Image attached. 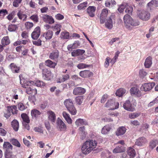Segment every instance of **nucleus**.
Returning <instances> with one entry per match:
<instances>
[{
  "instance_id": "obj_1",
  "label": "nucleus",
  "mask_w": 158,
  "mask_h": 158,
  "mask_svg": "<svg viewBox=\"0 0 158 158\" xmlns=\"http://www.w3.org/2000/svg\"><path fill=\"white\" fill-rule=\"evenodd\" d=\"M97 143L95 140L89 139L83 143L81 148L82 153L85 154H88L95 148Z\"/></svg>"
},
{
  "instance_id": "obj_2",
  "label": "nucleus",
  "mask_w": 158,
  "mask_h": 158,
  "mask_svg": "<svg viewBox=\"0 0 158 158\" xmlns=\"http://www.w3.org/2000/svg\"><path fill=\"white\" fill-rule=\"evenodd\" d=\"M125 26L129 30H131V26H136L139 24V22L137 20H134L129 15H125L123 18Z\"/></svg>"
},
{
  "instance_id": "obj_3",
  "label": "nucleus",
  "mask_w": 158,
  "mask_h": 158,
  "mask_svg": "<svg viewBox=\"0 0 158 158\" xmlns=\"http://www.w3.org/2000/svg\"><path fill=\"white\" fill-rule=\"evenodd\" d=\"M39 67L42 70V77L46 80H50L51 79L52 72L51 70L45 67L43 63L39 64Z\"/></svg>"
},
{
  "instance_id": "obj_4",
  "label": "nucleus",
  "mask_w": 158,
  "mask_h": 158,
  "mask_svg": "<svg viewBox=\"0 0 158 158\" xmlns=\"http://www.w3.org/2000/svg\"><path fill=\"white\" fill-rule=\"evenodd\" d=\"M64 104L71 115H75L76 114L77 110L73 105L72 99L70 98L65 99L64 102Z\"/></svg>"
},
{
  "instance_id": "obj_5",
  "label": "nucleus",
  "mask_w": 158,
  "mask_h": 158,
  "mask_svg": "<svg viewBox=\"0 0 158 158\" xmlns=\"http://www.w3.org/2000/svg\"><path fill=\"white\" fill-rule=\"evenodd\" d=\"M22 86L26 89V92L27 94L35 95L37 93L36 89L33 87L31 84H28V81L25 82L24 84H22Z\"/></svg>"
},
{
  "instance_id": "obj_6",
  "label": "nucleus",
  "mask_w": 158,
  "mask_h": 158,
  "mask_svg": "<svg viewBox=\"0 0 158 158\" xmlns=\"http://www.w3.org/2000/svg\"><path fill=\"white\" fill-rule=\"evenodd\" d=\"M138 17L141 20L144 21H147L149 20L151 17L150 12L145 10L138 11L137 13Z\"/></svg>"
},
{
  "instance_id": "obj_7",
  "label": "nucleus",
  "mask_w": 158,
  "mask_h": 158,
  "mask_svg": "<svg viewBox=\"0 0 158 158\" xmlns=\"http://www.w3.org/2000/svg\"><path fill=\"white\" fill-rule=\"evenodd\" d=\"M119 103L118 102H115L114 100H108L105 105V106L108 108L109 110H114L118 108Z\"/></svg>"
},
{
  "instance_id": "obj_8",
  "label": "nucleus",
  "mask_w": 158,
  "mask_h": 158,
  "mask_svg": "<svg viewBox=\"0 0 158 158\" xmlns=\"http://www.w3.org/2000/svg\"><path fill=\"white\" fill-rule=\"evenodd\" d=\"M56 128L60 131H65L67 129L66 125L59 118H58L56 121Z\"/></svg>"
},
{
  "instance_id": "obj_9",
  "label": "nucleus",
  "mask_w": 158,
  "mask_h": 158,
  "mask_svg": "<svg viewBox=\"0 0 158 158\" xmlns=\"http://www.w3.org/2000/svg\"><path fill=\"white\" fill-rule=\"evenodd\" d=\"M115 15L112 14L106 19L105 23V25L106 28L109 29L112 28L113 24L115 23Z\"/></svg>"
},
{
  "instance_id": "obj_10",
  "label": "nucleus",
  "mask_w": 158,
  "mask_h": 158,
  "mask_svg": "<svg viewBox=\"0 0 158 158\" xmlns=\"http://www.w3.org/2000/svg\"><path fill=\"white\" fill-rule=\"evenodd\" d=\"M109 10L107 8L103 9L100 16V22L101 24H103L106 20V18L109 12Z\"/></svg>"
},
{
  "instance_id": "obj_11",
  "label": "nucleus",
  "mask_w": 158,
  "mask_h": 158,
  "mask_svg": "<svg viewBox=\"0 0 158 158\" xmlns=\"http://www.w3.org/2000/svg\"><path fill=\"white\" fill-rule=\"evenodd\" d=\"M148 142L146 139L144 137H140L136 139L135 144L141 147L144 146Z\"/></svg>"
},
{
  "instance_id": "obj_12",
  "label": "nucleus",
  "mask_w": 158,
  "mask_h": 158,
  "mask_svg": "<svg viewBox=\"0 0 158 158\" xmlns=\"http://www.w3.org/2000/svg\"><path fill=\"white\" fill-rule=\"evenodd\" d=\"M130 92L131 95H134L137 97L139 98L142 95L141 91L137 87H133L131 88Z\"/></svg>"
},
{
  "instance_id": "obj_13",
  "label": "nucleus",
  "mask_w": 158,
  "mask_h": 158,
  "mask_svg": "<svg viewBox=\"0 0 158 158\" xmlns=\"http://www.w3.org/2000/svg\"><path fill=\"white\" fill-rule=\"evenodd\" d=\"M155 85V83L153 82L146 83L142 85L141 89L145 91H149L151 90Z\"/></svg>"
},
{
  "instance_id": "obj_14",
  "label": "nucleus",
  "mask_w": 158,
  "mask_h": 158,
  "mask_svg": "<svg viewBox=\"0 0 158 158\" xmlns=\"http://www.w3.org/2000/svg\"><path fill=\"white\" fill-rule=\"evenodd\" d=\"M86 92L85 89L81 87H77L74 88L73 94L74 95H81L84 94Z\"/></svg>"
},
{
  "instance_id": "obj_15",
  "label": "nucleus",
  "mask_w": 158,
  "mask_h": 158,
  "mask_svg": "<svg viewBox=\"0 0 158 158\" xmlns=\"http://www.w3.org/2000/svg\"><path fill=\"white\" fill-rule=\"evenodd\" d=\"M40 34V30L39 27H36L31 34V37L33 40H37Z\"/></svg>"
},
{
  "instance_id": "obj_16",
  "label": "nucleus",
  "mask_w": 158,
  "mask_h": 158,
  "mask_svg": "<svg viewBox=\"0 0 158 158\" xmlns=\"http://www.w3.org/2000/svg\"><path fill=\"white\" fill-rule=\"evenodd\" d=\"M79 75L83 78H89L93 75V73L89 70H85L80 71Z\"/></svg>"
},
{
  "instance_id": "obj_17",
  "label": "nucleus",
  "mask_w": 158,
  "mask_h": 158,
  "mask_svg": "<svg viewBox=\"0 0 158 158\" xmlns=\"http://www.w3.org/2000/svg\"><path fill=\"white\" fill-rule=\"evenodd\" d=\"M48 119L52 123H54L56 121V116L54 112L51 110L47 111Z\"/></svg>"
},
{
  "instance_id": "obj_18",
  "label": "nucleus",
  "mask_w": 158,
  "mask_h": 158,
  "mask_svg": "<svg viewBox=\"0 0 158 158\" xmlns=\"http://www.w3.org/2000/svg\"><path fill=\"white\" fill-rule=\"evenodd\" d=\"M96 10V7L94 6H89L87 9V12L89 16L93 17L95 16Z\"/></svg>"
},
{
  "instance_id": "obj_19",
  "label": "nucleus",
  "mask_w": 158,
  "mask_h": 158,
  "mask_svg": "<svg viewBox=\"0 0 158 158\" xmlns=\"http://www.w3.org/2000/svg\"><path fill=\"white\" fill-rule=\"evenodd\" d=\"M9 68L13 73H19L20 72V67L17 66L14 63H11L9 66Z\"/></svg>"
},
{
  "instance_id": "obj_20",
  "label": "nucleus",
  "mask_w": 158,
  "mask_h": 158,
  "mask_svg": "<svg viewBox=\"0 0 158 158\" xmlns=\"http://www.w3.org/2000/svg\"><path fill=\"white\" fill-rule=\"evenodd\" d=\"M59 51L57 50H55L50 53L49 58L53 60L56 61L59 57Z\"/></svg>"
},
{
  "instance_id": "obj_21",
  "label": "nucleus",
  "mask_w": 158,
  "mask_h": 158,
  "mask_svg": "<svg viewBox=\"0 0 158 158\" xmlns=\"http://www.w3.org/2000/svg\"><path fill=\"white\" fill-rule=\"evenodd\" d=\"M43 19L44 22L50 24L54 23V20L52 16L45 15L43 16Z\"/></svg>"
},
{
  "instance_id": "obj_22",
  "label": "nucleus",
  "mask_w": 158,
  "mask_h": 158,
  "mask_svg": "<svg viewBox=\"0 0 158 158\" xmlns=\"http://www.w3.org/2000/svg\"><path fill=\"white\" fill-rule=\"evenodd\" d=\"M124 109L128 111H133L134 108L132 107L130 101L129 100H127L124 103L123 105Z\"/></svg>"
},
{
  "instance_id": "obj_23",
  "label": "nucleus",
  "mask_w": 158,
  "mask_h": 158,
  "mask_svg": "<svg viewBox=\"0 0 158 158\" xmlns=\"http://www.w3.org/2000/svg\"><path fill=\"white\" fill-rule=\"evenodd\" d=\"M28 84H31L32 85H35L37 86L40 87H42L45 85V84L44 82L42 81L39 80H37L35 82L32 81H28Z\"/></svg>"
},
{
  "instance_id": "obj_24",
  "label": "nucleus",
  "mask_w": 158,
  "mask_h": 158,
  "mask_svg": "<svg viewBox=\"0 0 158 158\" xmlns=\"http://www.w3.org/2000/svg\"><path fill=\"white\" fill-rule=\"evenodd\" d=\"M3 148L5 152H12V146L9 142H5L3 144Z\"/></svg>"
},
{
  "instance_id": "obj_25",
  "label": "nucleus",
  "mask_w": 158,
  "mask_h": 158,
  "mask_svg": "<svg viewBox=\"0 0 158 158\" xmlns=\"http://www.w3.org/2000/svg\"><path fill=\"white\" fill-rule=\"evenodd\" d=\"M152 64V58L151 56L147 57L145 60L144 63V65L146 68H150Z\"/></svg>"
},
{
  "instance_id": "obj_26",
  "label": "nucleus",
  "mask_w": 158,
  "mask_h": 158,
  "mask_svg": "<svg viewBox=\"0 0 158 158\" xmlns=\"http://www.w3.org/2000/svg\"><path fill=\"white\" fill-rule=\"evenodd\" d=\"M127 154L130 158H134L136 156V152L135 149L131 147L128 148L127 151Z\"/></svg>"
},
{
  "instance_id": "obj_27",
  "label": "nucleus",
  "mask_w": 158,
  "mask_h": 158,
  "mask_svg": "<svg viewBox=\"0 0 158 158\" xmlns=\"http://www.w3.org/2000/svg\"><path fill=\"white\" fill-rule=\"evenodd\" d=\"M126 128L123 126L119 127L116 132V135L118 136H121L124 135L126 132Z\"/></svg>"
},
{
  "instance_id": "obj_28",
  "label": "nucleus",
  "mask_w": 158,
  "mask_h": 158,
  "mask_svg": "<svg viewBox=\"0 0 158 158\" xmlns=\"http://www.w3.org/2000/svg\"><path fill=\"white\" fill-rule=\"evenodd\" d=\"M45 65L52 68H54L57 64L56 63L53 62L49 59L46 60L45 61Z\"/></svg>"
},
{
  "instance_id": "obj_29",
  "label": "nucleus",
  "mask_w": 158,
  "mask_h": 158,
  "mask_svg": "<svg viewBox=\"0 0 158 158\" xmlns=\"http://www.w3.org/2000/svg\"><path fill=\"white\" fill-rule=\"evenodd\" d=\"M69 75L68 74L63 75H62V78H58L57 79L56 82L58 83L63 82L68 80L69 78Z\"/></svg>"
},
{
  "instance_id": "obj_30",
  "label": "nucleus",
  "mask_w": 158,
  "mask_h": 158,
  "mask_svg": "<svg viewBox=\"0 0 158 158\" xmlns=\"http://www.w3.org/2000/svg\"><path fill=\"white\" fill-rule=\"evenodd\" d=\"M17 15L20 19L22 20L23 21H26L27 18V15L23 13V12L20 10L18 11Z\"/></svg>"
},
{
  "instance_id": "obj_31",
  "label": "nucleus",
  "mask_w": 158,
  "mask_h": 158,
  "mask_svg": "<svg viewBox=\"0 0 158 158\" xmlns=\"http://www.w3.org/2000/svg\"><path fill=\"white\" fill-rule=\"evenodd\" d=\"M125 150L124 147L123 146H118L113 150V152L114 153H117L123 152L125 151Z\"/></svg>"
},
{
  "instance_id": "obj_32",
  "label": "nucleus",
  "mask_w": 158,
  "mask_h": 158,
  "mask_svg": "<svg viewBox=\"0 0 158 158\" xmlns=\"http://www.w3.org/2000/svg\"><path fill=\"white\" fill-rule=\"evenodd\" d=\"M62 115L66 121L69 124H71L72 120L70 117L69 115L65 111H63L62 113Z\"/></svg>"
},
{
  "instance_id": "obj_33",
  "label": "nucleus",
  "mask_w": 158,
  "mask_h": 158,
  "mask_svg": "<svg viewBox=\"0 0 158 158\" xmlns=\"http://www.w3.org/2000/svg\"><path fill=\"white\" fill-rule=\"evenodd\" d=\"M41 113L36 109H33L31 110V114L33 118H36L41 114Z\"/></svg>"
},
{
  "instance_id": "obj_34",
  "label": "nucleus",
  "mask_w": 158,
  "mask_h": 158,
  "mask_svg": "<svg viewBox=\"0 0 158 158\" xmlns=\"http://www.w3.org/2000/svg\"><path fill=\"white\" fill-rule=\"evenodd\" d=\"M11 126L13 129L15 131H18L19 128V123L17 120H14L11 122Z\"/></svg>"
},
{
  "instance_id": "obj_35",
  "label": "nucleus",
  "mask_w": 158,
  "mask_h": 158,
  "mask_svg": "<svg viewBox=\"0 0 158 158\" xmlns=\"http://www.w3.org/2000/svg\"><path fill=\"white\" fill-rule=\"evenodd\" d=\"M158 144V141L157 140H152L149 143V148L151 150L153 149Z\"/></svg>"
},
{
  "instance_id": "obj_36",
  "label": "nucleus",
  "mask_w": 158,
  "mask_h": 158,
  "mask_svg": "<svg viewBox=\"0 0 158 158\" xmlns=\"http://www.w3.org/2000/svg\"><path fill=\"white\" fill-rule=\"evenodd\" d=\"M116 4V2L114 0H107L105 2V5L106 7H110L113 6Z\"/></svg>"
},
{
  "instance_id": "obj_37",
  "label": "nucleus",
  "mask_w": 158,
  "mask_h": 158,
  "mask_svg": "<svg viewBox=\"0 0 158 158\" xmlns=\"http://www.w3.org/2000/svg\"><path fill=\"white\" fill-rule=\"evenodd\" d=\"M75 124L77 126L83 125H88V123L86 121L84 120L83 119L81 118H79L77 119L75 122Z\"/></svg>"
},
{
  "instance_id": "obj_38",
  "label": "nucleus",
  "mask_w": 158,
  "mask_h": 158,
  "mask_svg": "<svg viewBox=\"0 0 158 158\" xmlns=\"http://www.w3.org/2000/svg\"><path fill=\"white\" fill-rule=\"evenodd\" d=\"M125 92L126 90L125 89L123 88H121L116 91L115 94L117 96L119 97H121L123 95Z\"/></svg>"
},
{
  "instance_id": "obj_39",
  "label": "nucleus",
  "mask_w": 158,
  "mask_h": 158,
  "mask_svg": "<svg viewBox=\"0 0 158 158\" xmlns=\"http://www.w3.org/2000/svg\"><path fill=\"white\" fill-rule=\"evenodd\" d=\"M111 129V127L109 125H106L102 129L101 133L103 134H106L108 133Z\"/></svg>"
},
{
  "instance_id": "obj_40",
  "label": "nucleus",
  "mask_w": 158,
  "mask_h": 158,
  "mask_svg": "<svg viewBox=\"0 0 158 158\" xmlns=\"http://www.w3.org/2000/svg\"><path fill=\"white\" fill-rule=\"evenodd\" d=\"M84 97L82 96H78L76 97L75 101L77 104L80 105L82 103L84 100Z\"/></svg>"
},
{
  "instance_id": "obj_41",
  "label": "nucleus",
  "mask_w": 158,
  "mask_h": 158,
  "mask_svg": "<svg viewBox=\"0 0 158 158\" xmlns=\"http://www.w3.org/2000/svg\"><path fill=\"white\" fill-rule=\"evenodd\" d=\"M23 119V122L29 123L30 120L28 116L26 113H23L21 115Z\"/></svg>"
},
{
  "instance_id": "obj_42",
  "label": "nucleus",
  "mask_w": 158,
  "mask_h": 158,
  "mask_svg": "<svg viewBox=\"0 0 158 158\" xmlns=\"http://www.w3.org/2000/svg\"><path fill=\"white\" fill-rule=\"evenodd\" d=\"M52 35L53 33L52 31H48L44 34L43 36L45 37L46 40H50L52 38Z\"/></svg>"
},
{
  "instance_id": "obj_43",
  "label": "nucleus",
  "mask_w": 158,
  "mask_h": 158,
  "mask_svg": "<svg viewBox=\"0 0 158 158\" xmlns=\"http://www.w3.org/2000/svg\"><path fill=\"white\" fill-rule=\"evenodd\" d=\"M8 107L9 108V110L10 111V112H11L13 114H17L18 110H17L16 106H13Z\"/></svg>"
},
{
  "instance_id": "obj_44",
  "label": "nucleus",
  "mask_w": 158,
  "mask_h": 158,
  "mask_svg": "<svg viewBox=\"0 0 158 158\" xmlns=\"http://www.w3.org/2000/svg\"><path fill=\"white\" fill-rule=\"evenodd\" d=\"M10 142L12 143V144L18 147H20L21 146L19 142L16 139H10Z\"/></svg>"
},
{
  "instance_id": "obj_45",
  "label": "nucleus",
  "mask_w": 158,
  "mask_h": 158,
  "mask_svg": "<svg viewBox=\"0 0 158 158\" xmlns=\"http://www.w3.org/2000/svg\"><path fill=\"white\" fill-rule=\"evenodd\" d=\"M69 37V33L67 32H62L60 37L61 39H68Z\"/></svg>"
},
{
  "instance_id": "obj_46",
  "label": "nucleus",
  "mask_w": 158,
  "mask_h": 158,
  "mask_svg": "<svg viewBox=\"0 0 158 158\" xmlns=\"http://www.w3.org/2000/svg\"><path fill=\"white\" fill-rule=\"evenodd\" d=\"M8 14V11L6 9H2L0 10V18L3 19L4 16Z\"/></svg>"
},
{
  "instance_id": "obj_47",
  "label": "nucleus",
  "mask_w": 158,
  "mask_h": 158,
  "mask_svg": "<svg viewBox=\"0 0 158 158\" xmlns=\"http://www.w3.org/2000/svg\"><path fill=\"white\" fill-rule=\"evenodd\" d=\"M18 28L17 26L16 25L10 24L8 27V30L10 31H13L16 30Z\"/></svg>"
},
{
  "instance_id": "obj_48",
  "label": "nucleus",
  "mask_w": 158,
  "mask_h": 158,
  "mask_svg": "<svg viewBox=\"0 0 158 158\" xmlns=\"http://www.w3.org/2000/svg\"><path fill=\"white\" fill-rule=\"evenodd\" d=\"M34 26L33 23L29 22H26L25 23V28L28 30L31 29Z\"/></svg>"
},
{
  "instance_id": "obj_49",
  "label": "nucleus",
  "mask_w": 158,
  "mask_h": 158,
  "mask_svg": "<svg viewBox=\"0 0 158 158\" xmlns=\"http://www.w3.org/2000/svg\"><path fill=\"white\" fill-rule=\"evenodd\" d=\"M30 19L34 22L37 23L39 21V18L37 15H33L30 17Z\"/></svg>"
},
{
  "instance_id": "obj_50",
  "label": "nucleus",
  "mask_w": 158,
  "mask_h": 158,
  "mask_svg": "<svg viewBox=\"0 0 158 158\" xmlns=\"http://www.w3.org/2000/svg\"><path fill=\"white\" fill-rule=\"evenodd\" d=\"M23 0H13V5L14 7H17L21 3Z\"/></svg>"
},
{
  "instance_id": "obj_51",
  "label": "nucleus",
  "mask_w": 158,
  "mask_h": 158,
  "mask_svg": "<svg viewBox=\"0 0 158 158\" xmlns=\"http://www.w3.org/2000/svg\"><path fill=\"white\" fill-rule=\"evenodd\" d=\"M126 5L125 3L121 4L118 7V10L119 12L122 13L124 11V9L126 7Z\"/></svg>"
},
{
  "instance_id": "obj_52",
  "label": "nucleus",
  "mask_w": 158,
  "mask_h": 158,
  "mask_svg": "<svg viewBox=\"0 0 158 158\" xmlns=\"http://www.w3.org/2000/svg\"><path fill=\"white\" fill-rule=\"evenodd\" d=\"M133 10V7L131 6H129L128 5L127 7H126L125 12L130 15H131L132 13Z\"/></svg>"
},
{
  "instance_id": "obj_53",
  "label": "nucleus",
  "mask_w": 158,
  "mask_h": 158,
  "mask_svg": "<svg viewBox=\"0 0 158 158\" xmlns=\"http://www.w3.org/2000/svg\"><path fill=\"white\" fill-rule=\"evenodd\" d=\"M17 106L18 109L21 111H23L27 108V107H26L22 102L19 103L17 105Z\"/></svg>"
},
{
  "instance_id": "obj_54",
  "label": "nucleus",
  "mask_w": 158,
  "mask_h": 158,
  "mask_svg": "<svg viewBox=\"0 0 158 158\" xmlns=\"http://www.w3.org/2000/svg\"><path fill=\"white\" fill-rule=\"evenodd\" d=\"M4 156L5 158H13V155L12 152H5Z\"/></svg>"
},
{
  "instance_id": "obj_55",
  "label": "nucleus",
  "mask_w": 158,
  "mask_h": 158,
  "mask_svg": "<svg viewBox=\"0 0 158 158\" xmlns=\"http://www.w3.org/2000/svg\"><path fill=\"white\" fill-rule=\"evenodd\" d=\"M154 5L156 6H158V0H152L148 3V5L150 6Z\"/></svg>"
},
{
  "instance_id": "obj_56",
  "label": "nucleus",
  "mask_w": 158,
  "mask_h": 158,
  "mask_svg": "<svg viewBox=\"0 0 158 158\" xmlns=\"http://www.w3.org/2000/svg\"><path fill=\"white\" fill-rule=\"evenodd\" d=\"M87 4V2H85L81 3L78 6L77 8L79 10L82 9L86 7Z\"/></svg>"
},
{
  "instance_id": "obj_57",
  "label": "nucleus",
  "mask_w": 158,
  "mask_h": 158,
  "mask_svg": "<svg viewBox=\"0 0 158 158\" xmlns=\"http://www.w3.org/2000/svg\"><path fill=\"white\" fill-rule=\"evenodd\" d=\"M43 127L41 126H38L34 128V130L35 132H38L40 133L43 134L44 131L42 129Z\"/></svg>"
},
{
  "instance_id": "obj_58",
  "label": "nucleus",
  "mask_w": 158,
  "mask_h": 158,
  "mask_svg": "<svg viewBox=\"0 0 158 158\" xmlns=\"http://www.w3.org/2000/svg\"><path fill=\"white\" fill-rule=\"evenodd\" d=\"M77 67L78 69H81L83 68H86L89 66V65H87L83 63H80L77 65Z\"/></svg>"
},
{
  "instance_id": "obj_59",
  "label": "nucleus",
  "mask_w": 158,
  "mask_h": 158,
  "mask_svg": "<svg viewBox=\"0 0 158 158\" xmlns=\"http://www.w3.org/2000/svg\"><path fill=\"white\" fill-rule=\"evenodd\" d=\"M139 115L140 114L138 113H132L129 114V117L133 119L138 117Z\"/></svg>"
},
{
  "instance_id": "obj_60",
  "label": "nucleus",
  "mask_w": 158,
  "mask_h": 158,
  "mask_svg": "<svg viewBox=\"0 0 158 158\" xmlns=\"http://www.w3.org/2000/svg\"><path fill=\"white\" fill-rule=\"evenodd\" d=\"M11 115V112L9 110V108L8 107L7 110L4 112V116L6 118H8Z\"/></svg>"
},
{
  "instance_id": "obj_61",
  "label": "nucleus",
  "mask_w": 158,
  "mask_h": 158,
  "mask_svg": "<svg viewBox=\"0 0 158 158\" xmlns=\"http://www.w3.org/2000/svg\"><path fill=\"white\" fill-rule=\"evenodd\" d=\"M108 95L107 94H104L101 99V102L102 103H103L105 102L106 101L107 99L108 98Z\"/></svg>"
},
{
  "instance_id": "obj_62",
  "label": "nucleus",
  "mask_w": 158,
  "mask_h": 158,
  "mask_svg": "<svg viewBox=\"0 0 158 158\" xmlns=\"http://www.w3.org/2000/svg\"><path fill=\"white\" fill-rule=\"evenodd\" d=\"M7 134V131L4 128L0 127V135L5 136Z\"/></svg>"
},
{
  "instance_id": "obj_63",
  "label": "nucleus",
  "mask_w": 158,
  "mask_h": 158,
  "mask_svg": "<svg viewBox=\"0 0 158 158\" xmlns=\"http://www.w3.org/2000/svg\"><path fill=\"white\" fill-rule=\"evenodd\" d=\"M139 74L142 77H144L147 74V73L144 69L140 70L139 71Z\"/></svg>"
},
{
  "instance_id": "obj_64",
  "label": "nucleus",
  "mask_w": 158,
  "mask_h": 158,
  "mask_svg": "<svg viewBox=\"0 0 158 158\" xmlns=\"http://www.w3.org/2000/svg\"><path fill=\"white\" fill-rule=\"evenodd\" d=\"M21 36L22 38L23 39H28L29 37L28 33L26 31H24L22 32L21 34Z\"/></svg>"
}]
</instances>
